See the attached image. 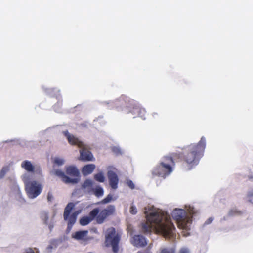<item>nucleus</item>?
<instances>
[{
	"instance_id": "f257e3e1",
	"label": "nucleus",
	"mask_w": 253,
	"mask_h": 253,
	"mask_svg": "<svg viewBox=\"0 0 253 253\" xmlns=\"http://www.w3.org/2000/svg\"><path fill=\"white\" fill-rule=\"evenodd\" d=\"M146 219L145 222L142 223V230L144 233H150L154 224L157 231L165 237L171 238L174 236L175 228L170 217L167 214L152 212L146 215Z\"/></svg>"
},
{
	"instance_id": "f03ea898",
	"label": "nucleus",
	"mask_w": 253,
	"mask_h": 253,
	"mask_svg": "<svg viewBox=\"0 0 253 253\" xmlns=\"http://www.w3.org/2000/svg\"><path fill=\"white\" fill-rule=\"evenodd\" d=\"M206 147V139L202 137L201 140L197 144H191L182 148L181 154L179 155V158L185 163L189 169L197 165L201 158L203 156L204 151Z\"/></svg>"
},
{
	"instance_id": "7ed1b4c3",
	"label": "nucleus",
	"mask_w": 253,
	"mask_h": 253,
	"mask_svg": "<svg viewBox=\"0 0 253 253\" xmlns=\"http://www.w3.org/2000/svg\"><path fill=\"white\" fill-rule=\"evenodd\" d=\"M179 155L176 153H172L169 155L164 156L159 164L152 169L153 175L163 178H166L173 171L176 158H179Z\"/></svg>"
},
{
	"instance_id": "20e7f679",
	"label": "nucleus",
	"mask_w": 253,
	"mask_h": 253,
	"mask_svg": "<svg viewBox=\"0 0 253 253\" xmlns=\"http://www.w3.org/2000/svg\"><path fill=\"white\" fill-rule=\"evenodd\" d=\"M121 238V235L116 232L115 228L110 227L108 228L105 236V246L107 247H111L114 253H118Z\"/></svg>"
},
{
	"instance_id": "39448f33",
	"label": "nucleus",
	"mask_w": 253,
	"mask_h": 253,
	"mask_svg": "<svg viewBox=\"0 0 253 253\" xmlns=\"http://www.w3.org/2000/svg\"><path fill=\"white\" fill-rule=\"evenodd\" d=\"M190 214L191 217H187L184 210L175 209L172 211V216L173 219L177 221L179 227L186 229L188 227V224L192 222V217L194 214L193 210L190 211Z\"/></svg>"
},
{
	"instance_id": "423d86ee",
	"label": "nucleus",
	"mask_w": 253,
	"mask_h": 253,
	"mask_svg": "<svg viewBox=\"0 0 253 253\" xmlns=\"http://www.w3.org/2000/svg\"><path fill=\"white\" fill-rule=\"evenodd\" d=\"M75 204L72 202L69 203L65 207L63 213L64 219L68 221L67 228L70 230L76 223L77 216L79 214V211L74 212L70 215L71 211L75 207Z\"/></svg>"
},
{
	"instance_id": "0eeeda50",
	"label": "nucleus",
	"mask_w": 253,
	"mask_h": 253,
	"mask_svg": "<svg viewBox=\"0 0 253 253\" xmlns=\"http://www.w3.org/2000/svg\"><path fill=\"white\" fill-rule=\"evenodd\" d=\"M42 185L35 181L27 182L25 183V190L29 198L33 199L41 193Z\"/></svg>"
},
{
	"instance_id": "6e6552de",
	"label": "nucleus",
	"mask_w": 253,
	"mask_h": 253,
	"mask_svg": "<svg viewBox=\"0 0 253 253\" xmlns=\"http://www.w3.org/2000/svg\"><path fill=\"white\" fill-rule=\"evenodd\" d=\"M115 211V208L114 205H109L104 209H103L96 216V221L98 224H102L109 216L113 215Z\"/></svg>"
},
{
	"instance_id": "1a4fd4ad",
	"label": "nucleus",
	"mask_w": 253,
	"mask_h": 253,
	"mask_svg": "<svg viewBox=\"0 0 253 253\" xmlns=\"http://www.w3.org/2000/svg\"><path fill=\"white\" fill-rule=\"evenodd\" d=\"M99 212L98 208L93 209L89 213V216H84L81 218L80 220V224L83 226H85L89 224L96 216Z\"/></svg>"
},
{
	"instance_id": "9d476101",
	"label": "nucleus",
	"mask_w": 253,
	"mask_h": 253,
	"mask_svg": "<svg viewBox=\"0 0 253 253\" xmlns=\"http://www.w3.org/2000/svg\"><path fill=\"white\" fill-rule=\"evenodd\" d=\"M80 148L81 149L80 151V160L83 161H92L94 160L92 154L85 148L84 144V146Z\"/></svg>"
},
{
	"instance_id": "9b49d317",
	"label": "nucleus",
	"mask_w": 253,
	"mask_h": 253,
	"mask_svg": "<svg viewBox=\"0 0 253 253\" xmlns=\"http://www.w3.org/2000/svg\"><path fill=\"white\" fill-rule=\"evenodd\" d=\"M107 176L111 187L113 189H117L119 182V178L117 174L112 170H109L107 172Z\"/></svg>"
},
{
	"instance_id": "f8f14e48",
	"label": "nucleus",
	"mask_w": 253,
	"mask_h": 253,
	"mask_svg": "<svg viewBox=\"0 0 253 253\" xmlns=\"http://www.w3.org/2000/svg\"><path fill=\"white\" fill-rule=\"evenodd\" d=\"M131 243L136 247H144L147 245L145 238L141 235H135L133 237Z\"/></svg>"
},
{
	"instance_id": "ddd939ff",
	"label": "nucleus",
	"mask_w": 253,
	"mask_h": 253,
	"mask_svg": "<svg viewBox=\"0 0 253 253\" xmlns=\"http://www.w3.org/2000/svg\"><path fill=\"white\" fill-rule=\"evenodd\" d=\"M64 135L66 137L68 142L72 145H77L79 147L84 146V143L81 141L78 138L74 135L70 134L67 130L63 132Z\"/></svg>"
},
{
	"instance_id": "4468645a",
	"label": "nucleus",
	"mask_w": 253,
	"mask_h": 253,
	"mask_svg": "<svg viewBox=\"0 0 253 253\" xmlns=\"http://www.w3.org/2000/svg\"><path fill=\"white\" fill-rule=\"evenodd\" d=\"M55 173V174L60 177L61 178L62 181L66 184H75L78 182L79 179L78 178H71L66 176L64 172L60 170H56Z\"/></svg>"
},
{
	"instance_id": "2eb2a0df",
	"label": "nucleus",
	"mask_w": 253,
	"mask_h": 253,
	"mask_svg": "<svg viewBox=\"0 0 253 253\" xmlns=\"http://www.w3.org/2000/svg\"><path fill=\"white\" fill-rule=\"evenodd\" d=\"M94 182L91 179H86L82 184L81 188L84 192L90 194L93 190Z\"/></svg>"
},
{
	"instance_id": "dca6fc26",
	"label": "nucleus",
	"mask_w": 253,
	"mask_h": 253,
	"mask_svg": "<svg viewBox=\"0 0 253 253\" xmlns=\"http://www.w3.org/2000/svg\"><path fill=\"white\" fill-rule=\"evenodd\" d=\"M66 173L71 177H78L80 172L78 169L73 166L67 167L66 168Z\"/></svg>"
},
{
	"instance_id": "f3484780",
	"label": "nucleus",
	"mask_w": 253,
	"mask_h": 253,
	"mask_svg": "<svg viewBox=\"0 0 253 253\" xmlns=\"http://www.w3.org/2000/svg\"><path fill=\"white\" fill-rule=\"evenodd\" d=\"M88 231L87 230L77 231L72 234V237L78 240H85Z\"/></svg>"
},
{
	"instance_id": "a211bd4d",
	"label": "nucleus",
	"mask_w": 253,
	"mask_h": 253,
	"mask_svg": "<svg viewBox=\"0 0 253 253\" xmlns=\"http://www.w3.org/2000/svg\"><path fill=\"white\" fill-rule=\"evenodd\" d=\"M95 169V166L93 164H87L84 166L82 169V173L84 175L86 176L88 174H91L94 169Z\"/></svg>"
},
{
	"instance_id": "6ab92c4d",
	"label": "nucleus",
	"mask_w": 253,
	"mask_h": 253,
	"mask_svg": "<svg viewBox=\"0 0 253 253\" xmlns=\"http://www.w3.org/2000/svg\"><path fill=\"white\" fill-rule=\"evenodd\" d=\"M22 168L25 169L29 172H34L35 170V167L32 165V163L28 160L24 161L21 165Z\"/></svg>"
},
{
	"instance_id": "aec40b11",
	"label": "nucleus",
	"mask_w": 253,
	"mask_h": 253,
	"mask_svg": "<svg viewBox=\"0 0 253 253\" xmlns=\"http://www.w3.org/2000/svg\"><path fill=\"white\" fill-rule=\"evenodd\" d=\"M91 193H93L97 197H100L103 195L104 190L101 186H97L93 189Z\"/></svg>"
},
{
	"instance_id": "412c9836",
	"label": "nucleus",
	"mask_w": 253,
	"mask_h": 253,
	"mask_svg": "<svg viewBox=\"0 0 253 253\" xmlns=\"http://www.w3.org/2000/svg\"><path fill=\"white\" fill-rule=\"evenodd\" d=\"M94 178L95 180L100 182H103L105 180L104 175L102 172L95 174Z\"/></svg>"
},
{
	"instance_id": "4be33fe9",
	"label": "nucleus",
	"mask_w": 253,
	"mask_h": 253,
	"mask_svg": "<svg viewBox=\"0 0 253 253\" xmlns=\"http://www.w3.org/2000/svg\"><path fill=\"white\" fill-rule=\"evenodd\" d=\"M112 200V195L111 194H108L104 199L101 201L97 203V204H104L109 203Z\"/></svg>"
},
{
	"instance_id": "5701e85b",
	"label": "nucleus",
	"mask_w": 253,
	"mask_h": 253,
	"mask_svg": "<svg viewBox=\"0 0 253 253\" xmlns=\"http://www.w3.org/2000/svg\"><path fill=\"white\" fill-rule=\"evenodd\" d=\"M139 110H140V106H134L129 111V112L132 114L134 115V118L137 117V115L138 114V112H139Z\"/></svg>"
},
{
	"instance_id": "b1692460",
	"label": "nucleus",
	"mask_w": 253,
	"mask_h": 253,
	"mask_svg": "<svg viewBox=\"0 0 253 253\" xmlns=\"http://www.w3.org/2000/svg\"><path fill=\"white\" fill-rule=\"evenodd\" d=\"M146 111L145 109L140 107V110H139V112H138V114L137 115V117H139L142 118L143 119H145Z\"/></svg>"
},
{
	"instance_id": "393cba45",
	"label": "nucleus",
	"mask_w": 253,
	"mask_h": 253,
	"mask_svg": "<svg viewBox=\"0 0 253 253\" xmlns=\"http://www.w3.org/2000/svg\"><path fill=\"white\" fill-rule=\"evenodd\" d=\"M9 170V168L8 166L3 167L0 171V179L3 178Z\"/></svg>"
},
{
	"instance_id": "a878e982",
	"label": "nucleus",
	"mask_w": 253,
	"mask_h": 253,
	"mask_svg": "<svg viewBox=\"0 0 253 253\" xmlns=\"http://www.w3.org/2000/svg\"><path fill=\"white\" fill-rule=\"evenodd\" d=\"M175 251L171 248H164L160 249V253H174Z\"/></svg>"
},
{
	"instance_id": "bb28decb",
	"label": "nucleus",
	"mask_w": 253,
	"mask_h": 253,
	"mask_svg": "<svg viewBox=\"0 0 253 253\" xmlns=\"http://www.w3.org/2000/svg\"><path fill=\"white\" fill-rule=\"evenodd\" d=\"M41 218L44 221L45 224H47V221L48 220V215L46 212H42L41 215Z\"/></svg>"
},
{
	"instance_id": "cd10ccee",
	"label": "nucleus",
	"mask_w": 253,
	"mask_h": 253,
	"mask_svg": "<svg viewBox=\"0 0 253 253\" xmlns=\"http://www.w3.org/2000/svg\"><path fill=\"white\" fill-rule=\"evenodd\" d=\"M112 151L116 155L122 154L121 149L118 147L114 146L111 148Z\"/></svg>"
},
{
	"instance_id": "c85d7f7f",
	"label": "nucleus",
	"mask_w": 253,
	"mask_h": 253,
	"mask_svg": "<svg viewBox=\"0 0 253 253\" xmlns=\"http://www.w3.org/2000/svg\"><path fill=\"white\" fill-rule=\"evenodd\" d=\"M23 253H39V252L36 248L33 250L32 248H29L26 249Z\"/></svg>"
},
{
	"instance_id": "c756f323",
	"label": "nucleus",
	"mask_w": 253,
	"mask_h": 253,
	"mask_svg": "<svg viewBox=\"0 0 253 253\" xmlns=\"http://www.w3.org/2000/svg\"><path fill=\"white\" fill-rule=\"evenodd\" d=\"M137 212V209L135 206L132 205L130 208V212L132 214H135Z\"/></svg>"
},
{
	"instance_id": "7c9ffc66",
	"label": "nucleus",
	"mask_w": 253,
	"mask_h": 253,
	"mask_svg": "<svg viewBox=\"0 0 253 253\" xmlns=\"http://www.w3.org/2000/svg\"><path fill=\"white\" fill-rule=\"evenodd\" d=\"M231 215H233L234 214H241L242 212L240 211H238L237 210H231L229 212Z\"/></svg>"
},
{
	"instance_id": "2f4dec72",
	"label": "nucleus",
	"mask_w": 253,
	"mask_h": 253,
	"mask_svg": "<svg viewBox=\"0 0 253 253\" xmlns=\"http://www.w3.org/2000/svg\"><path fill=\"white\" fill-rule=\"evenodd\" d=\"M127 185L128 186V187L129 188H130L131 189H133L135 187V185L133 183V182H132V181L131 180H128L127 181Z\"/></svg>"
},
{
	"instance_id": "473e14b6",
	"label": "nucleus",
	"mask_w": 253,
	"mask_h": 253,
	"mask_svg": "<svg viewBox=\"0 0 253 253\" xmlns=\"http://www.w3.org/2000/svg\"><path fill=\"white\" fill-rule=\"evenodd\" d=\"M55 163L58 165H62L64 163V161L62 159L57 158L55 160Z\"/></svg>"
},
{
	"instance_id": "72a5a7b5",
	"label": "nucleus",
	"mask_w": 253,
	"mask_h": 253,
	"mask_svg": "<svg viewBox=\"0 0 253 253\" xmlns=\"http://www.w3.org/2000/svg\"><path fill=\"white\" fill-rule=\"evenodd\" d=\"M53 199V196L51 192H49L47 195V200L48 202H51Z\"/></svg>"
},
{
	"instance_id": "f704fd0d",
	"label": "nucleus",
	"mask_w": 253,
	"mask_h": 253,
	"mask_svg": "<svg viewBox=\"0 0 253 253\" xmlns=\"http://www.w3.org/2000/svg\"><path fill=\"white\" fill-rule=\"evenodd\" d=\"M178 253H190L189 250L185 248H181Z\"/></svg>"
},
{
	"instance_id": "c9c22d12",
	"label": "nucleus",
	"mask_w": 253,
	"mask_h": 253,
	"mask_svg": "<svg viewBox=\"0 0 253 253\" xmlns=\"http://www.w3.org/2000/svg\"><path fill=\"white\" fill-rule=\"evenodd\" d=\"M125 101L124 98H121L119 100L116 101V105H123L124 102Z\"/></svg>"
},
{
	"instance_id": "e433bc0d",
	"label": "nucleus",
	"mask_w": 253,
	"mask_h": 253,
	"mask_svg": "<svg viewBox=\"0 0 253 253\" xmlns=\"http://www.w3.org/2000/svg\"><path fill=\"white\" fill-rule=\"evenodd\" d=\"M213 221V218L212 217L209 218L205 222V224H209L211 223Z\"/></svg>"
},
{
	"instance_id": "4c0bfd02",
	"label": "nucleus",
	"mask_w": 253,
	"mask_h": 253,
	"mask_svg": "<svg viewBox=\"0 0 253 253\" xmlns=\"http://www.w3.org/2000/svg\"><path fill=\"white\" fill-rule=\"evenodd\" d=\"M53 228V225H49V228L50 231L52 230Z\"/></svg>"
},
{
	"instance_id": "58836bf2",
	"label": "nucleus",
	"mask_w": 253,
	"mask_h": 253,
	"mask_svg": "<svg viewBox=\"0 0 253 253\" xmlns=\"http://www.w3.org/2000/svg\"><path fill=\"white\" fill-rule=\"evenodd\" d=\"M158 114L157 113H154L153 114V116L154 117H155V116H158Z\"/></svg>"
},
{
	"instance_id": "ea45409f",
	"label": "nucleus",
	"mask_w": 253,
	"mask_h": 253,
	"mask_svg": "<svg viewBox=\"0 0 253 253\" xmlns=\"http://www.w3.org/2000/svg\"><path fill=\"white\" fill-rule=\"evenodd\" d=\"M87 253H91V252H88Z\"/></svg>"
},
{
	"instance_id": "a19ab883",
	"label": "nucleus",
	"mask_w": 253,
	"mask_h": 253,
	"mask_svg": "<svg viewBox=\"0 0 253 253\" xmlns=\"http://www.w3.org/2000/svg\"><path fill=\"white\" fill-rule=\"evenodd\" d=\"M251 195L253 196V193L251 194Z\"/></svg>"
}]
</instances>
